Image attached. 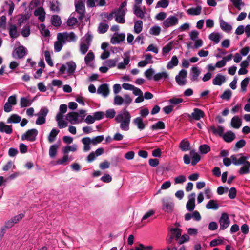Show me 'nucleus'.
<instances>
[{"label": "nucleus", "mask_w": 250, "mask_h": 250, "mask_svg": "<svg viewBox=\"0 0 250 250\" xmlns=\"http://www.w3.org/2000/svg\"><path fill=\"white\" fill-rule=\"evenodd\" d=\"M131 118L129 112L125 108L118 113L115 120L120 124V128L122 130L127 131L129 129Z\"/></svg>", "instance_id": "f257e3e1"}, {"label": "nucleus", "mask_w": 250, "mask_h": 250, "mask_svg": "<svg viewBox=\"0 0 250 250\" xmlns=\"http://www.w3.org/2000/svg\"><path fill=\"white\" fill-rule=\"evenodd\" d=\"M232 163L236 166L242 165L239 170L241 175L248 174L250 172V163L248 161L249 157L239 154L238 156L232 155L231 156Z\"/></svg>", "instance_id": "f03ea898"}, {"label": "nucleus", "mask_w": 250, "mask_h": 250, "mask_svg": "<svg viewBox=\"0 0 250 250\" xmlns=\"http://www.w3.org/2000/svg\"><path fill=\"white\" fill-rule=\"evenodd\" d=\"M76 67V64L74 61H68L65 64L62 65L59 69V74L63 75V77L64 78L71 76L73 75Z\"/></svg>", "instance_id": "7ed1b4c3"}, {"label": "nucleus", "mask_w": 250, "mask_h": 250, "mask_svg": "<svg viewBox=\"0 0 250 250\" xmlns=\"http://www.w3.org/2000/svg\"><path fill=\"white\" fill-rule=\"evenodd\" d=\"M67 110V106L65 104H62L60 106L59 112L56 116V120L57 122L58 126L61 128H64L67 126V122L63 119L64 113H65Z\"/></svg>", "instance_id": "20e7f679"}, {"label": "nucleus", "mask_w": 250, "mask_h": 250, "mask_svg": "<svg viewBox=\"0 0 250 250\" xmlns=\"http://www.w3.org/2000/svg\"><path fill=\"white\" fill-rule=\"evenodd\" d=\"M92 35L88 32L81 39L79 47L80 51L82 54L84 55L88 51L92 40Z\"/></svg>", "instance_id": "39448f33"}, {"label": "nucleus", "mask_w": 250, "mask_h": 250, "mask_svg": "<svg viewBox=\"0 0 250 250\" xmlns=\"http://www.w3.org/2000/svg\"><path fill=\"white\" fill-rule=\"evenodd\" d=\"M126 1L122 2L119 8L114 10L115 20L116 22L119 23H124L125 19L124 18L126 11Z\"/></svg>", "instance_id": "423d86ee"}, {"label": "nucleus", "mask_w": 250, "mask_h": 250, "mask_svg": "<svg viewBox=\"0 0 250 250\" xmlns=\"http://www.w3.org/2000/svg\"><path fill=\"white\" fill-rule=\"evenodd\" d=\"M65 119L71 124H78L82 122L83 117L77 112H71L66 114Z\"/></svg>", "instance_id": "0eeeda50"}, {"label": "nucleus", "mask_w": 250, "mask_h": 250, "mask_svg": "<svg viewBox=\"0 0 250 250\" xmlns=\"http://www.w3.org/2000/svg\"><path fill=\"white\" fill-rule=\"evenodd\" d=\"M179 22V19L175 16L171 15L166 18L162 23V26L165 28L174 27Z\"/></svg>", "instance_id": "6e6552de"}, {"label": "nucleus", "mask_w": 250, "mask_h": 250, "mask_svg": "<svg viewBox=\"0 0 250 250\" xmlns=\"http://www.w3.org/2000/svg\"><path fill=\"white\" fill-rule=\"evenodd\" d=\"M38 134V131L36 129H31L28 130L21 136V139L23 141L27 140L30 142H33L36 140V137Z\"/></svg>", "instance_id": "1a4fd4ad"}, {"label": "nucleus", "mask_w": 250, "mask_h": 250, "mask_svg": "<svg viewBox=\"0 0 250 250\" xmlns=\"http://www.w3.org/2000/svg\"><path fill=\"white\" fill-rule=\"evenodd\" d=\"M57 38L62 40L64 43L67 42H71L75 41L77 39V36L73 32L59 33L57 35Z\"/></svg>", "instance_id": "9d476101"}, {"label": "nucleus", "mask_w": 250, "mask_h": 250, "mask_svg": "<svg viewBox=\"0 0 250 250\" xmlns=\"http://www.w3.org/2000/svg\"><path fill=\"white\" fill-rule=\"evenodd\" d=\"M188 72L185 69H182L175 77V80L179 86H184L186 84Z\"/></svg>", "instance_id": "9b49d317"}, {"label": "nucleus", "mask_w": 250, "mask_h": 250, "mask_svg": "<svg viewBox=\"0 0 250 250\" xmlns=\"http://www.w3.org/2000/svg\"><path fill=\"white\" fill-rule=\"evenodd\" d=\"M162 209L167 213L171 212L174 208V203L169 198H163L162 200Z\"/></svg>", "instance_id": "f8f14e48"}, {"label": "nucleus", "mask_w": 250, "mask_h": 250, "mask_svg": "<svg viewBox=\"0 0 250 250\" xmlns=\"http://www.w3.org/2000/svg\"><path fill=\"white\" fill-rule=\"evenodd\" d=\"M220 229L224 230L227 228L229 225V220L228 214L226 213L222 214L219 220Z\"/></svg>", "instance_id": "ddd939ff"}, {"label": "nucleus", "mask_w": 250, "mask_h": 250, "mask_svg": "<svg viewBox=\"0 0 250 250\" xmlns=\"http://www.w3.org/2000/svg\"><path fill=\"white\" fill-rule=\"evenodd\" d=\"M145 58L144 60L140 61L138 63V66L139 67H144L148 64H152L153 63L152 56L150 54H145L143 55Z\"/></svg>", "instance_id": "4468645a"}, {"label": "nucleus", "mask_w": 250, "mask_h": 250, "mask_svg": "<svg viewBox=\"0 0 250 250\" xmlns=\"http://www.w3.org/2000/svg\"><path fill=\"white\" fill-rule=\"evenodd\" d=\"M76 11L79 14L78 16L80 20H82L85 13V6L82 1H78L75 4Z\"/></svg>", "instance_id": "2eb2a0df"}, {"label": "nucleus", "mask_w": 250, "mask_h": 250, "mask_svg": "<svg viewBox=\"0 0 250 250\" xmlns=\"http://www.w3.org/2000/svg\"><path fill=\"white\" fill-rule=\"evenodd\" d=\"M23 217L24 214L22 213L15 216L6 222L5 225V227L6 228H11L14 224L17 223L20 220H21Z\"/></svg>", "instance_id": "dca6fc26"}, {"label": "nucleus", "mask_w": 250, "mask_h": 250, "mask_svg": "<svg viewBox=\"0 0 250 250\" xmlns=\"http://www.w3.org/2000/svg\"><path fill=\"white\" fill-rule=\"evenodd\" d=\"M195 193H192L188 196V200L186 205L187 209L189 211H192L194 209L195 204Z\"/></svg>", "instance_id": "f3484780"}, {"label": "nucleus", "mask_w": 250, "mask_h": 250, "mask_svg": "<svg viewBox=\"0 0 250 250\" xmlns=\"http://www.w3.org/2000/svg\"><path fill=\"white\" fill-rule=\"evenodd\" d=\"M125 37L124 33H115L111 38V43L113 44H119L125 40Z\"/></svg>", "instance_id": "a211bd4d"}, {"label": "nucleus", "mask_w": 250, "mask_h": 250, "mask_svg": "<svg viewBox=\"0 0 250 250\" xmlns=\"http://www.w3.org/2000/svg\"><path fill=\"white\" fill-rule=\"evenodd\" d=\"M189 118H192V119L198 121L201 118H203L205 116L204 112L199 108H194L193 112L190 114L188 115Z\"/></svg>", "instance_id": "6ab92c4d"}, {"label": "nucleus", "mask_w": 250, "mask_h": 250, "mask_svg": "<svg viewBox=\"0 0 250 250\" xmlns=\"http://www.w3.org/2000/svg\"><path fill=\"white\" fill-rule=\"evenodd\" d=\"M169 78V74L167 71L157 73L153 76V79L155 81H159L161 80L166 81L168 80Z\"/></svg>", "instance_id": "aec40b11"}, {"label": "nucleus", "mask_w": 250, "mask_h": 250, "mask_svg": "<svg viewBox=\"0 0 250 250\" xmlns=\"http://www.w3.org/2000/svg\"><path fill=\"white\" fill-rule=\"evenodd\" d=\"M27 49L23 46H20L15 50L13 55L15 57L22 58L25 55Z\"/></svg>", "instance_id": "412c9836"}, {"label": "nucleus", "mask_w": 250, "mask_h": 250, "mask_svg": "<svg viewBox=\"0 0 250 250\" xmlns=\"http://www.w3.org/2000/svg\"><path fill=\"white\" fill-rule=\"evenodd\" d=\"M201 73L200 68L196 66L192 67L190 69L191 80L192 81H197Z\"/></svg>", "instance_id": "4be33fe9"}, {"label": "nucleus", "mask_w": 250, "mask_h": 250, "mask_svg": "<svg viewBox=\"0 0 250 250\" xmlns=\"http://www.w3.org/2000/svg\"><path fill=\"white\" fill-rule=\"evenodd\" d=\"M97 93L102 95L103 97H107L109 93V89L107 84H101L97 89Z\"/></svg>", "instance_id": "5701e85b"}, {"label": "nucleus", "mask_w": 250, "mask_h": 250, "mask_svg": "<svg viewBox=\"0 0 250 250\" xmlns=\"http://www.w3.org/2000/svg\"><path fill=\"white\" fill-rule=\"evenodd\" d=\"M133 124L137 127L140 130H144L146 127V123H145L141 117H137L133 119Z\"/></svg>", "instance_id": "b1692460"}, {"label": "nucleus", "mask_w": 250, "mask_h": 250, "mask_svg": "<svg viewBox=\"0 0 250 250\" xmlns=\"http://www.w3.org/2000/svg\"><path fill=\"white\" fill-rule=\"evenodd\" d=\"M226 81V77L220 74H218L212 80V83L214 85L221 86Z\"/></svg>", "instance_id": "393cba45"}, {"label": "nucleus", "mask_w": 250, "mask_h": 250, "mask_svg": "<svg viewBox=\"0 0 250 250\" xmlns=\"http://www.w3.org/2000/svg\"><path fill=\"white\" fill-rule=\"evenodd\" d=\"M202 7L201 5H197L195 7H191L188 9L186 12L187 14L191 16L199 15L202 12Z\"/></svg>", "instance_id": "a878e982"}, {"label": "nucleus", "mask_w": 250, "mask_h": 250, "mask_svg": "<svg viewBox=\"0 0 250 250\" xmlns=\"http://www.w3.org/2000/svg\"><path fill=\"white\" fill-rule=\"evenodd\" d=\"M94 54L92 51H90L84 57V62L87 66H92V62L94 61Z\"/></svg>", "instance_id": "bb28decb"}, {"label": "nucleus", "mask_w": 250, "mask_h": 250, "mask_svg": "<svg viewBox=\"0 0 250 250\" xmlns=\"http://www.w3.org/2000/svg\"><path fill=\"white\" fill-rule=\"evenodd\" d=\"M34 15L38 17L39 19L42 22H43L45 18V13L42 7H38L34 11Z\"/></svg>", "instance_id": "cd10ccee"}, {"label": "nucleus", "mask_w": 250, "mask_h": 250, "mask_svg": "<svg viewBox=\"0 0 250 250\" xmlns=\"http://www.w3.org/2000/svg\"><path fill=\"white\" fill-rule=\"evenodd\" d=\"M13 129L11 125H8L2 122H0V132H5L6 134H10L12 133Z\"/></svg>", "instance_id": "c85d7f7f"}, {"label": "nucleus", "mask_w": 250, "mask_h": 250, "mask_svg": "<svg viewBox=\"0 0 250 250\" xmlns=\"http://www.w3.org/2000/svg\"><path fill=\"white\" fill-rule=\"evenodd\" d=\"M208 38L210 41L213 42L214 43L217 44L220 42L222 36L218 32H213L209 35Z\"/></svg>", "instance_id": "c756f323"}, {"label": "nucleus", "mask_w": 250, "mask_h": 250, "mask_svg": "<svg viewBox=\"0 0 250 250\" xmlns=\"http://www.w3.org/2000/svg\"><path fill=\"white\" fill-rule=\"evenodd\" d=\"M219 22L220 27L223 31L228 33L231 31L232 28L230 24L226 22L222 19L220 20Z\"/></svg>", "instance_id": "7c9ffc66"}, {"label": "nucleus", "mask_w": 250, "mask_h": 250, "mask_svg": "<svg viewBox=\"0 0 250 250\" xmlns=\"http://www.w3.org/2000/svg\"><path fill=\"white\" fill-rule=\"evenodd\" d=\"M82 142L83 145V151L87 152L89 151L91 149V147L90 146V144H92V142L91 141V138L87 137H84L82 139Z\"/></svg>", "instance_id": "2f4dec72"}, {"label": "nucleus", "mask_w": 250, "mask_h": 250, "mask_svg": "<svg viewBox=\"0 0 250 250\" xmlns=\"http://www.w3.org/2000/svg\"><path fill=\"white\" fill-rule=\"evenodd\" d=\"M222 137L226 142L229 143L234 140L235 138V135L232 131H228L223 134Z\"/></svg>", "instance_id": "473e14b6"}, {"label": "nucleus", "mask_w": 250, "mask_h": 250, "mask_svg": "<svg viewBox=\"0 0 250 250\" xmlns=\"http://www.w3.org/2000/svg\"><path fill=\"white\" fill-rule=\"evenodd\" d=\"M209 130L211 131L215 135H218L220 136H222L224 128L221 126H219L217 127H216L214 126H211L209 128Z\"/></svg>", "instance_id": "72a5a7b5"}, {"label": "nucleus", "mask_w": 250, "mask_h": 250, "mask_svg": "<svg viewBox=\"0 0 250 250\" xmlns=\"http://www.w3.org/2000/svg\"><path fill=\"white\" fill-rule=\"evenodd\" d=\"M190 157L192 159L191 164L193 166L195 165L200 160V155L194 150L190 152Z\"/></svg>", "instance_id": "f704fd0d"}, {"label": "nucleus", "mask_w": 250, "mask_h": 250, "mask_svg": "<svg viewBox=\"0 0 250 250\" xmlns=\"http://www.w3.org/2000/svg\"><path fill=\"white\" fill-rule=\"evenodd\" d=\"M242 124V121L238 116L233 117L231 121V126L235 128H239Z\"/></svg>", "instance_id": "c9c22d12"}, {"label": "nucleus", "mask_w": 250, "mask_h": 250, "mask_svg": "<svg viewBox=\"0 0 250 250\" xmlns=\"http://www.w3.org/2000/svg\"><path fill=\"white\" fill-rule=\"evenodd\" d=\"M179 61L176 56H173L171 60L168 62L167 65V68L168 69H171L174 67L177 66L178 64Z\"/></svg>", "instance_id": "e433bc0d"}, {"label": "nucleus", "mask_w": 250, "mask_h": 250, "mask_svg": "<svg viewBox=\"0 0 250 250\" xmlns=\"http://www.w3.org/2000/svg\"><path fill=\"white\" fill-rule=\"evenodd\" d=\"M33 101L27 97H21L20 99V106L21 108L29 106L31 105Z\"/></svg>", "instance_id": "4c0bfd02"}, {"label": "nucleus", "mask_w": 250, "mask_h": 250, "mask_svg": "<svg viewBox=\"0 0 250 250\" xmlns=\"http://www.w3.org/2000/svg\"><path fill=\"white\" fill-rule=\"evenodd\" d=\"M143 30V22L138 20L134 23L133 31L136 34H139Z\"/></svg>", "instance_id": "58836bf2"}, {"label": "nucleus", "mask_w": 250, "mask_h": 250, "mask_svg": "<svg viewBox=\"0 0 250 250\" xmlns=\"http://www.w3.org/2000/svg\"><path fill=\"white\" fill-rule=\"evenodd\" d=\"M59 133V130H57L56 128L52 129L48 137V142L50 143L54 142Z\"/></svg>", "instance_id": "ea45409f"}, {"label": "nucleus", "mask_w": 250, "mask_h": 250, "mask_svg": "<svg viewBox=\"0 0 250 250\" xmlns=\"http://www.w3.org/2000/svg\"><path fill=\"white\" fill-rule=\"evenodd\" d=\"M179 147L182 151H187L189 149V142L187 140L184 139L181 142Z\"/></svg>", "instance_id": "a19ab883"}, {"label": "nucleus", "mask_w": 250, "mask_h": 250, "mask_svg": "<svg viewBox=\"0 0 250 250\" xmlns=\"http://www.w3.org/2000/svg\"><path fill=\"white\" fill-rule=\"evenodd\" d=\"M9 32L10 37L13 39H15L19 36V34L17 32V27L15 25H12L10 26Z\"/></svg>", "instance_id": "79ce46f5"}, {"label": "nucleus", "mask_w": 250, "mask_h": 250, "mask_svg": "<svg viewBox=\"0 0 250 250\" xmlns=\"http://www.w3.org/2000/svg\"><path fill=\"white\" fill-rule=\"evenodd\" d=\"M161 28L158 25H155L150 27L149 33L153 36H158L161 32Z\"/></svg>", "instance_id": "37998d69"}, {"label": "nucleus", "mask_w": 250, "mask_h": 250, "mask_svg": "<svg viewBox=\"0 0 250 250\" xmlns=\"http://www.w3.org/2000/svg\"><path fill=\"white\" fill-rule=\"evenodd\" d=\"M58 148L59 146L56 144L50 146L49 150V155L50 157L53 158L56 156Z\"/></svg>", "instance_id": "c03bdc74"}, {"label": "nucleus", "mask_w": 250, "mask_h": 250, "mask_svg": "<svg viewBox=\"0 0 250 250\" xmlns=\"http://www.w3.org/2000/svg\"><path fill=\"white\" fill-rule=\"evenodd\" d=\"M229 0L232 3L234 7L239 11H240L242 9V7H243L245 5L244 3L242 1V0Z\"/></svg>", "instance_id": "a18cd8bd"}, {"label": "nucleus", "mask_w": 250, "mask_h": 250, "mask_svg": "<svg viewBox=\"0 0 250 250\" xmlns=\"http://www.w3.org/2000/svg\"><path fill=\"white\" fill-rule=\"evenodd\" d=\"M77 149V146L76 144H73L71 146H67L64 147L62 149L63 153L65 154H67L70 151L75 152Z\"/></svg>", "instance_id": "49530a36"}, {"label": "nucleus", "mask_w": 250, "mask_h": 250, "mask_svg": "<svg viewBox=\"0 0 250 250\" xmlns=\"http://www.w3.org/2000/svg\"><path fill=\"white\" fill-rule=\"evenodd\" d=\"M57 39V41L55 42L54 43V50L55 52H58L61 50L63 44L65 43L62 40H61L58 38Z\"/></svg>", "instance_id": "de8ad7c7"}, {"label": "nucleus", "mask_w": 250, "mask_h": 250, "mask_svg": "<svg viewBox=\"0 0 250 250\" xmlns=\"http://www.w3.org/2000/svg\"><path fill=\"white\" fill-rule=\"evenodd\" d=\"M206 207L208 209L216 210L218 208L219 206L215 201L211 200L207 204Z\"/></svg>", "instance_id": "09e8293b"}, {"label": "nucleus", "mask_w": 250, "mask_h": 250, "mask_svg": "<svg viewBox=\"0 0 250 250\" xmlns=\"http://www.w3.org/2000/svg\"><path fill=\"white\" fill-rule=\"evenodd\" d=\"M171 237L178 239L181 235V230L178 228H172L170 230Z\"/></svg>", "instance_id": "8fccbe9b"}, {"label": "nucleus", "mask_w": 250, "mask_h": 250, "mask_svg": "<svg viewBox=\"0 0 250 250\" xmlns=\"http://www.w3.org/2000/svg\"><path fill=\"white\" fill-rule=\"evenodd\" d=\"M21 120V117L17 114L12 115L7 120V123H18Z\"/></svg>", "instance_id": "3c124183"}, {"label": "nucleus", "mask_w": 250, "mask_h": 250, "mask_svg": "<svg viewBox=\"0 0 250 250\" xmlns=\"http://www.w3.org/2000/svg\"><path fill=\"white\" fill-rule=\"evenodd\" d=\"M130 58L129 57H126L124 59L123 62H121L117 65V68L119 69H124L125 68L126 66L129 63Z\"/></svg>", "instance_id": "603ef678"}, {"label": "nucleus", "mask_w": 250, "mask_h": 250, "mask_svg": "<svg viewBox=\"0 0 250 250\" xmlns=\"http://www.w3.org/2000/svg\"><path fill=\"white\" fill-rule=\"evenodd\" d=\"M134 13L140 18L144 17V13L140 8L139 5H135L134 6Z\"/></svg>", "instance_id": "864d4df0"}, {"label": "nucleus", "mask_w": 250, "mask_h": 250, "mask_svg": "<svg viewBox=\"0 0 250 250\" xmlns=\"http://www.w3.org/2000/svg\"><path fill=\"white\" fill-rule=\"evenodd\" d=\"M172 42H170L163 48L162 53L163 56L166 55L172 50Z\"/></svg>", "instance_id": "5fc2aeb1"}, {"label": "nucleus", "mask_w": 250, "mask_h": 250, "mask_svg": "<svg viewBox=\"0 0 250 250\" xmlns=\"http://www.w3.org/2000/svg\"><path fill=\"white\" fill-rule=\"evenodd\" d=\"M78 22L76 18L74 17V14H72L70 16L67 21V24L69 26H73Z\"/></svg>", "instance_id": "6e6d98bb"}, {"label": "nucleus", "mask_w": 250, "mask_h": 250, "mask_svg": "<svg viewBox=\"0 0 250 250\" xmlns=\"http://www.w3.org/2000/svg\"><path fill=\"white\" fill-rule=\"evenodd\" d=\"M250 82V78L246 77L243 80L241 83V90L243 92H245L247 90V87Z\"/></svg>", "instance_id": "4d7b16f0"}, {"label": "nucleus", "mask_w": 250, "mask_h": 250, "mask_svg": "<svg viewBox=\"0 0 250 250\" xmlns=\"http://www.w3.org/2000/svg\"><path fill=\"white\" fill-rule=\"evenodd\" d=\"M44 57L47 63L49 66H53L54 64L51 58V53L49 51L46 50L44 51Z\"/></svg>", "instance_id": "13d9d810"}, {"label": "nucleus", "mask_w": 250, "mask_h": 250, "mask_svg": "<svg viewBox=\"0 0 250 250\" xmlns=\"http://www.w3.org/2000/svg\"><path fill=\"white\" fill-rule=\"evenodd\" d=\"M183 102V99L180 98L172 97L168 100L169 104L173 105H176Z\"/></svg>", "instance_id": "bf43d9fd"}, {"label": "nucleus", "mask_w": 250, "mask_h": 250, "mask_svg": "<svg viewBox=\"0 0 250 250\" xmlns=\"http://www.w3.org/2000/svg\"><path fill=\"white\" fill-rule=\"evenodd\" d=\"M52 24L55 26H59L61 24V20L58 15L53 16L51 19Z\"/></svg>", "instance_id": "052dcab7"}, {"label": "nucleus", "mask_w": 250, "mask_h": 250, "mask_svg": "<svg viewBox=\"0 0 250 250\" xmlns=\"http://www.w3.org/2000/svg\"><path fill=\"white\" fill-rule=\"evenodd\" d=\"M146 52H152L157 54L159 52V48L156 45L151 44L147 47Z\"/></svg>", "instance_id": "680f3d73"}, {"label": "nucleus", "mask_w": 250, "mask_h": 250, "mask_svg": "<svg viewBox=\"0 0 250 250\" xmlns=\"http://www.w3.org/2000/svg\"><path fill=\"white\" fill-rule=\"evenodd\" d=\"M169 5V0H161L159 1L156 6V8H167Z\"/></svg>", "instance_id": "e2e57ef3"}, {"label": "nucleus", "mask_w": 250, "mask_h": 250, "mask_svg": "<svg viewBox=\"0 0 250 250\" xmlns=\"http://www.w3.org/2000/svg\"><path fill=\"white\" fill-rule=\"evenodd\" d=\"M165 127V124L162 121H159L151 126V128L153 130L163 129Z\"/></svg>", "instance_id": "0e129e2a"}, {"label": "nucleus", "mask_w": 250, "mask_h": 250, "mask_svg": "<svg viewBox=\"0 0 250 250\" xmlns=\"http://www.w3.org/2000/svg\"><path fill=\"white\" fill-rule=\"evenodd\" d=\"M40 29L42 35L44 37H48L50 35L49 30L45 28V26L43 24H41L40 26Z\"/></svg>", "instance_id": "69168bd1"}, {"label": "nucleus", "mask_w": 250, "mask_h": 250, "mask_svg": "<svg viewBox=\"0 0 250 250\" xmlns=\"http://www.w3.org/2000/svg\"><path fill=\"white\" fill-rule=\"evenodd\" d=\"M104 139V135H100L97 136L96 137H95L93 138L92 139H91V141L92 142V144L93 145H96L97 144L101 143Z\"/></svg>", "instance_id": "338daca9"}, {"label": "nucleus", "mask_w": 250, "mask_h": 250, "mask_svg": "<svg viewBox=\"0 0 250 250\" xmlns=\"http://www.w3.org/2000/svg\"><path fill=\"white\" fill-rule=\"evenodd\" d=\"M154 73H155L154 70L152 68H150L147 69L145 72V76L147 79L151 80L153 78L152 76H153H153L154 75Z\"/></svg>", "instance_id": "774afa93"}]
</instances>
